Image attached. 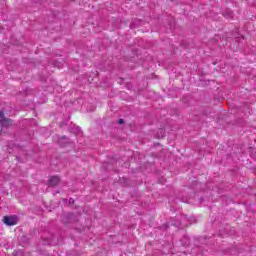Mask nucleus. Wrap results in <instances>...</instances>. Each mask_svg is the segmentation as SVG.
Listing matches in <instances>:
<instances>
[{"instance_id": "f257e3e1", "label": "nucleus", "mask_w": 256, "mask_h": 256, "mask_svg": "<svg viewBox=\"0 0 256 256\" xmlns=\"http://www.w3.org/2000/svg\"><path fill=\"white\" fill-rule=\"evenodd\" d=\"M3 221L5 225L13 226L17 225V218L15 216H4Z\"/></svg>"}, {"instance_id": "f03ea898", "label": "nucleus", "mask_w": 256, "mask_h": 256, "mask_svg": "<svg viewBox=\"0 0 256 256\" xmlns=\"http://www.w3.org/2000/svg\"><path fill=\"white\" fill-rule=\"evenodd\" d=\"M12 120L5 117V113L3 111H0V124L4 127H9L11 125Z\"/></svg>"}, {"instance_id": "7ed1b4c3", "label": "nucleus", "mask_w": 256, "mask_h": 256, "mask_svg": "<svg viewBox=\"0 0 256 256\" xmlns=\"http://www.w3.org/2000/svg\"><path fill=\"white\" fill-rule=\"evenodd\" d=\"M58 183H61V178L59 176H51L48 180V187H57Z\"/></svg>"}, {"instance_id": "20e7f679", "label": "nucleus", "mask_w": 256, "mask_h": 256, "mask_svg": "<svg viewBox=\"0 0 256 256\" xmlns=\"http://www.w3.org/2000/svg\"><path fill=\"white\" fill-rule=\"evenodd\" d=\"M51 241H53V238H48L44 240L43 245H51Z\"/></svg>"}, {"instance_id": "39448f33", "label": "nucleus", "mask_w": 256, "mask_h": 256, "mask_svg": "<svg viewBox=\"0 0 256 256\" xmlns=\"http://www.w3.org/2000/svg\"><path fill=\"white\" fill-rule=\"evenodd\" d=\"M118 123H119L120 125H123V123H125V120L120 119V120L118 121Z\"/></svg>"}, {"instance_id": "423d86ee", "label": "nucleus", "mask_w": 256, "mask_h": 256, "mask_svg": "<svg viewBox=\"0 0 256 256\" xmlns=\"http://www.w3.org/2000/svg\"><path fill=\"white\" fill-rule=\"evenodd\" d=\"M228 17H233V14H232V13H230Z\"/></svg>"}]
</instances>
